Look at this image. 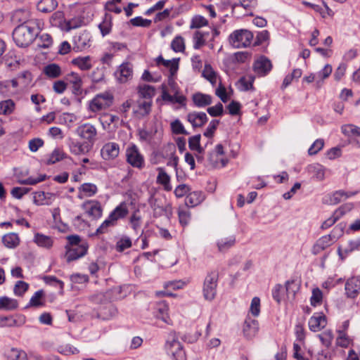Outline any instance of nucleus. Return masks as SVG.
<instances>
[{
  "label": "nucleus",
  "instance_id": "obj_16",
  "mask_svg": "<svg viewBox=\"0 0 360 360\" xmlns=\"http://www.w3.org/2000/svg\"><path fill=\"white\" fill-rule=\"evenodd\" d=\"M70 153L75 155H85L92 148V146L86 142L72 141L69 144Z\"/></svg>",
  "mask_w": 360,
  "mask_h": 360
},
{
  "label": "nucleus",
  "instance_id": "obj_15",
  "mask_svg": "<svg viewBox=\"0 0 360 360\" xmlns=\"http://www.w3.org/2000/svg\"><path fill=\"white\" fill-rule=\"evenodd\" d=\"M152 101L139 98L134 107V113L139 117H143L149 115L151 111Z\"/></svg>",
  "mask_w": 360,
  "mask_h": 360
},
{
  "label": "nucleus",
  "instance_id": "obj_13",
  "mask_svg": "<svg viewBox=\"0 0 360 360\" xmlns=\"http://www.w3.org/2000/svg\"><path fill=\"white\" fill-rule=\"evenodd\" d=\"M253 68L257 75L264 76L271 71L272 65L267 58L262 56L255 61Z\"/></svg>",
  "mask_w": 360,
  "mask_h": 360
},
{
  "label": "nucleus",
  "instance_id": "obj_25",
  "mask_svg": "<svg viewBox=\"0 0 360 360\" xmlns=\"http://www.w3.org/2000/svg\"><path fill=\"white\" fill-rule=\"evenodd\" d=\"M127 214L128 209L127 205L124 202H122L115 207V209L109 214L108 218L116 224L118 219L125 217Z\"/></svg>",
  "mask_w": 360,
  "mask_h": 360
},
{
  "label": "nucleus",
  "instance_id": "obj_51",
  "mask_svg": "<svg viewBox=\"0 0 360 360\" xmlns=\"http://www.w3.org/2000/svg\"><path fill=\"white\" fill-rule=\"evenodd\" d=\"M172 131L175 134H188V132L185 129L183 124L178 119L172 122L170 124Z\"/></svg>",
  "mask_w": 360,
  "mask_h": 360
},
{
  "label": "nucleus",
  "instance_id": "obj_5",
  "mask_svg": "<svg viewBox=\"0 0 360 360\" xmlns=\"http://www.w3.org/2000/svg\"><path fill=\"white\" fill-rule=\"evenodd\" d=\"M218 281V273L212 271L209 273L203 282L202 293L206 300L212 301L217 295V286Z\"/></svg>",
  "mask_w": 360,
  "mask_h": 360
},
{
  "label": "nucleus",
  "instance_id": "obj_60",
  "mask_svg": "<svg viewBox=\"0 0 360 360\" xmlns=\"http://www.w3.org/2000/svg\"><path fill=\"white\" fill-rule=\"evenodd\" d=\"M324 146L323 139H316L314 143L311 146V147L308 150V153L310 155H313L316 154L319 151H320Z\"/></svg>",
  "mask_w": 360,
  "mask_h": 360
},
{
  "label": "nucleus",
  "instance_id": "obj_58",
  "mask_svg": "<svg viewBox=\"0 0 360 360\" xmlns=\"http://www.w3.org/2000/svg\"><path fill=\"white\" fill-rule=\"evenodd\" d=\"M253 79L251 77H243L240 79L239 88L242 91H248L252 88Z\"/></svg>",
  "mask_w": 360,
  "mask_h": 360
},
{
  "label": "nucleus",
  "instance_id": "obj_33",
  "mask_svg": "<svg viewBox=\"0 0 360 360\" xmlns=\"http://www.w3.org/2000/svg\"><path fill=\"white\" fill-rule=\"evenodd\" d=\"M72 63L77 66L82 70H89L92 67L90 56L78 57L72 60Z\"/></svg>",
  "mask_w": 360,
  "mask_h": 360
},
{
  "label": "nucleus",
  "instance_id": "obj_37",
  "mask_svg": "<svg viewBox=\"0 0 360 360\" xmlns=\"http://www.w3.org/2000/svg\"><path fill=\"white\" fill-rule=\"evenodd\" d=\"M15 103L12 99H7L0 102V115H8L13 112Z\"/></svg>",
  "mask_w": 360,
  "mask_h": 360
},
{
  "label": "nucleus",
  "instance_id": "obj_8",
  "mask_svg": "<svg viewBox=\"0 0 360 360\" xmlns=\"http://www.w3.org/2000/svg\"><path fill=\"white\" fill-rule=\"evenodd\" d=\"M357 191H345L343 190H338L333 193L326 195L323 198V202L327 205H337L347 198L355 195Z\"/></svg>",
  "mask_w": 360,
  "mask_h": 360
},
{
  "label": "nucleus",
  "instance_id": "obj_59",
  "mask_svg": "<svg viewBox=\"0 0 360 360\" xmlns=\"http://www.w3.org/2000/svg\"><path fill=\"white\" fill-rule=\"evenodd\" d=\"M353 204L352 203H345L342 205H341L340 207H338L335 212L334 214L337 217V218L339 219L341 217H342L346 213L349 212L353 209Z\"/></svg>",
  "mask_w": 360,
  "mask_h": 360
},
{
  "label": "nucleus",
  "instance_id": "obj_50",
  "mask_svg": "<svg viewBox=\"0 0 360 360\" xmlns=\"http://www.w3.org/2000/svg\"><path fill=\"white\" fill-rule=\"evenodd\" d=\"M205 33L201 31H196L193 35V48L199 49L205 44Z\"/></svg>",
  "mask_w": 360,
  "mask_h": 360
},
{
  "label": "nucleus",
  "instance_id": "obj_61",
  "mask_svg": "<svg viewBox=\"0 0 360 360\" xmlns=\"http://www.w3.org/2000/svg\"><path fill=\"white\" fill-rule=\"evenodd\" d=\"M130 22L134 26L148 27L150 25L151 20L139 16L131 19Z\"/></svg>",
  "mask_w": 360,
  "mask_h": 360
},
{
  "label": "nucleus",
  "instance_id": "obj_49",
  "mask_svg": "<svg viewBox=\"0 0 360 360\" xmlns=\"http://www.w3.org/2000/svg\"><path fill=\"white\" fill-rule=\"evenodd\" d=\"M202 76L212 84H215L217 82L216 74L210 64L205 65Z\"/></svg>",
  "mask_w": 360,
  "mask_h": 360
},
{
  "label": "nucleus",
  "instance_id": "obj_1",
  "mask_svg": "<svg viewBox=\"0 0 360 360\" xmlns=\"http://www.w3.org/2000/svg\"><path fill=\"white\" fill-rule=\"evenodd\" d=\"M41 25L39 20H32L27 24L18 25L13 32L15 44L20 47L29 46L38 35Z\"/></svg>",
  "mask_w": 360,
  "mask_h": 360
},
{
  "label": "nucleus",
  "instance_id": "obj_40",
  "mask_svg": "<svg viewBox=\"0 0 360 360\" xmlns=\"http://www.w3.org/2000/svg\"><path fill=\"white\" fill-rule=\"evenodd\" d=\"M44 74L51 78H56L61 75V70L58 65L52 63L44 67Z\"/></svg>",
  "mask_w": 360,
  "mask_h": 360
},
{
  "label": "nucleus",
  "instance_id": "obj_29",
  "mask_svg": "<svg viewBox=\"0 0 360 360\" xmlns=\"http://www.w3.org/2000/svg\"><path fill=\"white\" fill-rule=\"evenodd\" d=\"M168 306L165 302H161L157 304L155 316L166 323H170V319L167 314Z\"/></svg>",
  "mask_w": 360,
  "mask_h": 360
},
{
  "label": "nucleus",
  "instance_id": "obj_20",
  "mask_svg": "<svg viewBox=\"0 0 360 360\" xmlns=\"http://www.w3.org/2000/svg\"><path fill=\"white\" fill-rule=\"evenodd\" d=\"M187 120L193 127H200L207 122V116L202 112H193L188 114Z\"/></svg>",
  "mask_w": 360,
  "mask_h": 360
},
{
  "label": "nucleus",
  "instance_id": "obj_32",
  "mask_svg": "<svg viewBox=\"0 0 360 360\" xmlns=\"http://www.w3.org/2000/svg\"><path fill=\"white\" fill-rule=\"evenodd\" d=\"M193 101L196 106L202 108L212 103V97L207 94L197 93L193 96Z\"/></svg>",
  "mask_w": 360,
  "mask_h": 360
},
{
  "label": "nucleus",
  "instance_id": "obj_18",
  "mask_svg": "<svg viewBox=\"0 0 360 360\" xmlns=\"http://www.w3.org/2000/svg\"><path fill=\"white\" fill-rule=\"evenodd\" d=\"M326 317L323 314H316L309 320V328L311 331L318 332L325 327Z\"/></svg>",
  "mask_w": 360,
  "mask_h": 360
},
{
  "label": "nucleus",
  "instance_id": "obj_44",
  "mask_svg": "<svg viewBox=\"0 0 360 360\" xmlns=\"http://www.w3.org/2000/svg\"><path fill=\"white\" fill-rule=\"evenodd\" d=\"M179 221L181 226H187L191 220V212L185 208L179 207L178 210Z\"/></svg>",
  "mask_w": 360,
  "mask_h": 360
},
{
  "label": "nucleus",
  "instance_id": "obj_9",
  "mask_svg": "<svg viewBox=\"0 0 360 360\" xmlns=\"http://www.w3.org/2000/svg\"><path fill=\"white\" fill-rule=\"evenodd\" d=\"M90 32L84 30L77 33L72 39L73 49L75 51H82L90 47L91 46Z\"/></svg>",
  "mask_w": 360,
  "mask_h": 360
},
{
  "label": "nucleus",
  "instance_id": "obj_26",
  "mask_svg": "<svg viewBox=\"0 0 360 360\" xmlns=\"http://www.w3.org/2000/svg\"><path fill=\"white\" fill-rule=\"evenodd\" d=\"M162 98L163 101H168L172 103L185 105L186 97L184 96L179 95L176 92L174 96H172L167 91L165 85H162Z\"/></svg>",
  "mask_w": 360,
  "mask_h": 360
},
{
  "label": "nucleus",
  "instance_id": "obj_17",
  "mask_svg": "<svg viewBox=\"0 0 360 360\" xmlns=\"http://www.w3.org/2000/svg\"><path fill=\"white\" fill-rule=\"evenodd\" d=\"M11 20L13 24L24 25L27 24L32 19H30V14L28 10L17 9L12 13Z\"/></svg>",
  "mask_w": 360,
  "mask_h": 360
},
{
  "label": "nucleus",
  "instance_id": "obj_46",
  "mask_svg": "<svg viewBox=\"0 0 360 360\" xmlns=\"http://www.w3.org/2000/svg\"><path fill=\"white\" fill-rule=\"evenodd\" d=\"M338 336L336 339L337 345L341 347H347L352 342V340L347 335V333L343 330H338Z\"/></svg>",
  "mask_w": 360,
  "mask_h": 360
},
{
  "label": "nucleus",
  "instance_id": "obj_56",
  "mask_svg": "<svg viewBox=\"0 0 360 360\" xmlns=\"http://www.w3.org/2000/svg\"><path fill=\"white\" fill-rule=\"evenodd\" d=\"M29 288V285L22 281H18L15 283L13 289L14 294L17 296H22Z\"/></svg>",
  "mask_w": 360,
  "mask_h": 360
},
{
  "label": "nucleus",
  "instance_id": "obj_54",
  "mask_svg": "<svg viewBox=\"0 0 360 360\" xmlns=\"http://www.w3.org/2000/svg\"><path fill=\"white\" fill-rule=\"evenodd\" d=\"M131 240L128 236L122 237L116 243V250L122 252L131 246Z\"/></svg>",
  "mask_w": 360,
  "mask_h": 360
},
{
  "label": "nucleus",
  "instance_id": "obj_11",
  "mask_svg": "<svg viewBox=\"0 0 360 360\" xmlns=\"http://www.w3.org/2000/svg\"><path fill=\"white\" fill-rule=\"evenodd\" d=\"M120 153V146L117 143L108 142L102 147L101 155L103 160H111L115 159Z\"/></svg>",
  "mask_w": 360,
  "mask_h": 360
},
{
  "label": "nucleus",
  "instance_id": "obj_35",
  "mask_svg": "<svg viewBox=\"0 0 360 360\" xmlns=\"http://www.w3.org/2000/svg\"><path fill=\"white\" fill-rule=\"evenodd\" d=\"M201 135L197 134L188 139V146L191 150L196 151L199 154L205 152V147L200 146Z\"/></svg>",
  "mask_w": 360,
  "mask_h": 360
},
{
  "label": "nucleus",
  "instance_id": "obj_63",
  "mask_svg": "<svg viewBox=\"0 0 360 360\" xmlns=\"http://www.w3.org/2000/svg\"><path fill=\"white\" fill-rule=\"evenodd\" d=\"M30 191V188L26 187H14L11 191L12 196L17 199H20Z\"/></svg>",
  "mask_w": 360,
  "mask_h": 360
},
{
  "label": "nucleus",
  "instance_id": "obj_41",
  "mask_svg": "<svg viewBox=\"0 0 360 360\" xmlns=\"http://www.w3.org/2000/svg\"><path fill=\"white\" fill-rule=\"evenodd\" d=\"M332 66L327 64L324 68L316 74V84L319 86L322 84L323 79L328 78L332 72Z\"/></svg>",
  "mask_w": 360,
  "mask_h": 360
},
{
  "label": "nucleus",
  "instance_id": "obj_55",
  "mask_svg": "<svg viewBox=\"0 0 360 360\" xmlns=\"http://www.w3.org/2000/svg\"><path fill=\"white\" fill-rule=\"evenodd\" d=\"M322 291L318 288L313 289L312 295L310 299L311 304L314 307L321 304L322 302Z\"/></svg>",
  "mask_w": 360,
  "mask_h": 360
},
{
  "label": "nucleus",
  "instance_id": "obj_31",
  "mask_svg": "<svg viewBox=\"0 0 360 360\" xmlns=\"http://www.w3.org/2000/svg\"><path fill=\"white\" fill-rule=\"evenodd\" d=\"M2 242L6 248H15L19 245L20 238L18 234L10 233L3 236Z\"/></svg>",
  "mask_w": 360,
  "mask_h": 360
},
{
  "label": "nucleus",
  "instance_id": "obj_38",
  "mask_svg": "<svg viewBox=\"0 0 360 360\" xmlns=\"http://www.w3.org/2000/svg\"><path fill=\"white\" fill-rule=\"evenodd\" d=\"M67 79L72 84L75 93H80L82 85L80 76L77 73L72 72L68 75Z\"/></svg>",
  "mask_w": 360,
  "mask_h": 360
},
{
  "label": "nucleus",
  "instance_id": "obj_62",
  "mask_svg": "<svg viewBox=\"0 0 360 360\" xmlns=\"http://www.w3.org/2000/svg\"><path fill=\"white\" fill-rule=\"evenodd\" d=\"M250 311L254 316H259L260 313V300L259 297H255L252 298L251 301Z\"/></svg>",
  "mask_w": 360,
  "mask_h": 360
},
{
  "label": "nucleus",
  "instance_id": "obj_39",
  "mask_svg": "<svg viewBox=\"0 0 360 360\" xmlns=\"http://www.w3.org/2000/svg\"><path fill=\"white\" fill-rule=\"evenodd\" d=\"M34 241L40 247L50 248L53 245V240L49 236L37 233L34 236Z\"/></svg>",
  "mask_w": 360,
  "mask_h": 360
},
{
  "label": "nucleus",
  "instance_id": "obj_64",
  "mask_svg": "<svg viewBox=\"0 0 360 360\" xmlns=\"http://www.w3.org/2000/svg\"><path fill=\"white\" fill-rule=\"evenodd\" d=\"M44 281L46 283V284H49V285H55V286H58L59 288L63 290V287H64V283L60 281V280H58L56 276H46L44 277Z\"/></svg>",
  "mask_w": 360,
  "mask_h": 360
},
{
  "label": "nucleus",
  "instance_id": "obj_23",
  "mask_svg": "<svg viewBox=\"0 0 360 360\" xmlns=\"http://www.w3.org/2000/svg\"><path fill=\"white\" fill-rule=\"evenodd\" d=\"M205 199V195L201 191L189 193L186 197L185 204L188 207H195L200 204Z\"/></svg>",
  "mask_w": 360,
  "mask_h": 360
},
{
  "label": "nucleus",
  "instance_id": "obj_10",
  "mask_svg": "<svg viewBox=\"0 0 360 360\" xmlns=\"http://www.w3.org/2000/svg\"><path fill=\"white\" fill-rule=\"evenodd\" d=\"M66 259L68 262L76 260L84 256L88 250V244L86 242H83L81 245L68 247L66 246Z\"/></svg>",
  "mask_w": 360,
  "mask_h": 360
},
{
  "label": "nucleus",
  "instance_id": "obj_57",
  "mask_svg": "<svg viewBox=\"0 0 360 360\" xmlns=\"http://www.w3.org/2000/svg\"><path fill=\"white\" fill-rule=\"evenodd\" d=\"M207 25V20L201 15H196L192 18L190 28L197 29Z\"/></svg>",
  "mask_w": 360,
  "mask_h": 360
},
{
  "label": "nucleus",
  "instance_id": "obj_28",
  "mask_svg": "<svg viewBox=\"0 0 360 360\" xmlns=\"http://www.w3.org/2000/svg\"><path fill=\"white\" fill-rule=\"evenodd\" d=\"M138 93L139 96V98L150 100L152 101V98L155 94V89L153 86L143 84L139 86Z\"/></svg>",
  "mask_w": 360,
  "mask_h": 360
},
{
  "label": "nucleus",
  "instance_id": "obj_22",
  "mask_svg": "<svg viewBox=\"0 0 360 360\" xmlns=\"http://www.w3.org/2000/svg\"><path fill=\"white\" fill-rule=\"evenodd\" d=\"M360 248V239L349 240L345 248L343 249L340 247L338 249V253L341 258L344 259L349 253L353 251L358 250Z\"/></svg>",
  "mask_w": 360,
  "mask_h": 360
},
{
  "label": "nucleus",
  "instance_id": "obj_19",
  "mask_svg": "<svg viewBox=\"0 0 360 360\" xmlns=\"http://www.w3.org/2000/svg\"><path fill=\"white\" fill-rule=\"evenodd\" d=\"M132 65L129 63H124L115 72V76L120 82L124 83L132 76Z\"/></svg>",
  "mask_w": 360,
  "mask_h": 360
},
{
  "label": "nucleus",
  "instance_id": "obj_30",
  "mask_svg": "<svg viewBox=\"0 0 360 360\" xmlns=\"http://www.w3.org/2000/svg\"><path fill=\"white\" fill-rule=\"evenodd\" d=\"M58 3L56 0H40L37 5V10L41 13H51L57 7Z\"/></svg>",
  "mask_w": 360,
  "mask_h": 360
},
{
  "label": "nucleus",
  "instance_id": "obj_12",
  "mask_svg": "<svg viewBox=\"0 0 360 360\" xmlns=\"http://www.w3.org/2000/svg\"><path fill=\"white\" fill-rule=\"evenodd\" d=\"M345 291L348 297H356L360 292V276L349 278L345 283Z\"/></svg>",
  "mask_w": 360,
  "mask_h": 360
},
{
  "label": "nucleus",
  "instance_id": "obj_36",
  "mask_svg": "<svg viewBox=\"0 0 360 360\" xmlns=\"http://www.w3.org/2000/svg\"><path fill=\"white\" fill-rule=\"evenodd\" d=\"M44 292L42 290H39L35 292L31 297L27 307H39L44 306Z\"/></svg>",
  "mask_w": 360,
  "mask_h": 360
},
{
  "label": "nucleus",
  "instance_id": "obj_27",
  "mask_svg": "<svg viewBox=\"0 0 360 360\" xmlns=\"http://www.w3.org/2000/svg\"><path fill=\"white\" fill-rule=\"evenodd\" d=\"M158 174L157 176V182L164 186L165 191H169L172 190V186L170 184V176L165 172L162 167H158L157 169Z\"/></svg>",
  "mask_w": 360,
  "mask_h": 360
},
{
  "label": "nucleus",
  "instance_id": "obj_34",
  "mask_svg": "<svg viewBox=\"0 0 360 360\" xmlns=\"http://www.w3.org/2000/svg\"><path fill=\"white\" fill-rule=\"evenodd\" d=\"M18 306L17 300L6 296L0 297V310L11 311Z\"/></svg>",
  "mask_w": 360,
  "mask_h": 360
},
{
  "label": "nucleus",
  "instance_id": "obj_3",
  "mask_svg": "<svg viewBox=\"0 0 360 360\" xmlns=\"http://www.w3.org/2000/svg\"><path fill=\"white\" fill-rule=\"evenodd\" d=\"M113 99L112 94L109 91L98 94L89 102V108L94 112L105 110L112 104Z\"/></svg>",
  "mask_w": 360,
  "mask_h": 360
},
{
  "label": "nucleus",
  "instance_id": "obj_48",
  "mask_svg": "<svg viewBox=\"0 0 360 360\" xmlns=\"http://www.w3.org/2000/svg\"><path fill=\"white\" fill-rule=\"evenodd\" d=\"M84 20L80 18H74L64 22L63 30L68 32L72 29H76L82 25Z\"/></svg>",
  "mask_w": 360,
  "mask_h": 360
},
{
  "label": "nucleus",
  "instance_id": "obj_53",
  "mask_svg": "<svg viewBox=\"0 0 360 360\" xmlns=\"http://www.w3.org/2000/svg\"><path fill=\"white\" fill-rule=\"evenodd\" d=\"M171 47L175 52H183L185 50L184 38L181 36L176 37L171 43Z\"/></svg>",
  "mask_w": 360,
  "mask_h": 360
},
{
  "label": "nucleus",
  "instance_id": "obj_14",
  "mask_svg": "<svg viewBox=\"0 0 360 360\" xmlns=\"http://www.w3.org/2000/svg\"><path fill=\"white\" fill-rule=\"evenodd\" d=\"M333 243L334 239L328 235H325L319 238L314 244L311 248V253L314 255H319Z\"/></svg>",
  "mask_w": 360,
  "mask_h": 360
},
{
  "label": "nucleus",
  "instance_id": "obj_45",
  "mask_svg": "<svg viewBox=\"0 0 360 360\" xmlns=\"http://www.w3.org/2000/svg\"><path fill=\"white\" fill-rule=\"evenodd\" d=\"M236 241L234 236L222 238L217 242V247L220 252L226 251L232 247Z\"/></svg>",
  "mask_w": 360,
  "mask_h": 360
},
{
  "label": "nucleus",
  "instance_id": "obj_52",
  "mask_svg": "<svg viewBox=\"0 0 360 360\" xmlns=\"http://www.w3.org/2000/svg\"><path fill=\"white\" fill-rule=\"evenodd\" d=\"M91 205L88 213L94 218H99L102 215V209L98 202L91 201L88 202Z\"/></svg>",
  "mask_w": 360,
  "mask_h": 360
},
{
  "label": "nucleus",
  "instance_id": "obj_2",
  "mask_svg": "<svg viewBox=\"0 0 360 360\" xmlns=\"http://www.w3.org/2000/svg\"><path fill=\"white\" fill-rule=\"evenodd\" d=\"M165 349L167 353L172 356L173 360H187L186 352L179 341L175 331H171L169 333L165 343Z\"/></svg>",
  "mask_w": 360,
  "mask_h": 360
},
{
  "label": "nucleus",
  "instance_id": "obj_4",
  "mask_svg": "<svg viewBox=\"0 0 360 360\" xmlns=\"http://www.w3.org/2000/svg\"><path fill=\"white\" fill-rule=\"evenodd\" d=\"M126 162L134 168L142 169L145 167V159L134 143L129 144L125 150Z\"/></svg>",
  "mask_w": 360,
  "mask_h": 360
},
{
  "label": "nucleus",
  "instance_id": "obj_7",
  "mask_svg": "<svg viewBox=\"0 0 360 360\" xmlns=\"http://www.w3.org/2000/svg\"><path fill=\"white\" fill-rule=\"evenodd\" d=\"M76 134L85 142L93 146L96 140L97 129L94 125L90 123H84L76 129Z\"/></svg>",
  "mask_w": 360,
  "mask_h": 360
},
{
  "label": "nucleus",
  "instance_id": "obj_24",
  "mask_svg": "<svg viewBox=\"0 0 360 360\" xmlns=\"http://www.w3.org/2000/svg\"><path fill=\"white\" fill-rule=\"evenodd\" d=\"M98 191L97 186L91 183H84L79 188L78 198L80 199L84 197H91L94 195Z\"/></svg>",
  "mask_w": 360,
  "mask_h": 360
},
{
  "label": "nucleus",
  "instance_id": "obj_6",
  "mask_svg": "<svg viewBox=\"0 0 360 360\" xmlns=\"http://www.w3.org/2000/svg\"><path fill=\"white\" fill-rule=\"evenodd\" d=\"M252 38V33L248 30H236L229 36V42L233 47L238 49L249 46Z\"/></svg>",
  "mask_w": 360,
  "mask_h": 360
},
{
  "label": "nucleus",
  "instance_id": "obj_47",
  "mask_svg": "<svg viewBox=\"0 0 360 360\" xmlns=\"http://www.w3.org/2000/svg\"><path fill=\"white\" fill-rule=\"evenodd\" d=\"M341 130L342 134H345V136H349L351 135H354L360 136V127L354 124H345L342 126Z\"/></svg>",
  "mask_w": 360,
  "mask_h": 360
},
{
  "label": "nucleus",
  "instance_id": "obj_42",
  "mask_svg": "<svg viewBox=\"0 0 360 360\" xmlns=\"http://www.w3.org/2000/svg\"><path fill=\"white\" fill-rule=\"evenodd\" d=\"M309 170L317 180L322 181L324 179L325 169L322 165L319 164L310 165Z\"/></svg>",
  "mask_w": 360,
  "mask_h": 360
},
{
  "label": "nucleus",
  "instance_id": "obj_43",
  "mask_svg": "<svg viewBox=\"0 0 360 360\" xmlns=\"http://www.w3.org/2000/svg\"><path fill=\"white\" fill-rule=\"evenodd\" d=\"M65 158V155L63 151L59 148H56L49 155L46 160L47 165H53L57 162L63 160Z\"/></svg>",
  "mask_w": 360,
  "mask_h": 360
},
{
  "label": "nucleus",
  "instance_id": "obj_21",
  "mask_svg": "<svg viewBox=\"0 0 360 360\" xmlns=\"http://www.w3.org/2000/svg\"><path fill=\"white\" fill-rule=\"evenodd\" d=\"M258 329L259 326L257 321L250 318H247L245 319L243 330L244 335L246 338H252L254 337L257 334Z\"/></svg>",
  "mask_w": 360,
  "mask_h": 360
}]
</instances>
